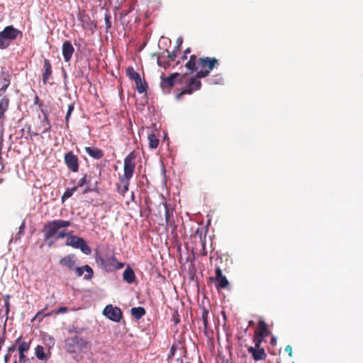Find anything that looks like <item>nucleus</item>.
<instances>
[{
	"label": "nucleus",
	"instance_id": "473e14b6",
	"mask_svg": "<svg viewBox=\"0 0 363 363\" xmlns=\"http://www.w3.org/2000/svg\"><path fill=\"white\" fill-rule=\"evenodd\" d=\"M77 189L78 186L67 188L63 193L62 196H61L62 203H64L66 200L70 198L73 195V194L77 190Z\"/></svg>",
	"mask_w": 363,
	"mask_h": 363
},
{
	"label": "nucleus",
	"instance_id": "b1692460",
	"mask_svg": "<svg viewBox=\"0 0 363 363\" xmlns=\"http://www.w3.org/2000/svg\"><path fill=\"white\" fill-rule=\"evenodd\" d=\"M85 152L95 160H99L104 156L103 150L96 147H86Z\"/></svg>",
	"mask_w": 363,
	"mask_h": 363
},
{
	"label": "nucleus",
	"instance_id": "e433bc0d",
	"mask_svg": "<svg viewBox=\"0 0 363 363\" xmlns=\"http://www.w3.org/2000/svg\"><path fill=\"white\" fill-rule=\"evenodd\" d=\"M54 220L59 229L67 228L71 225V222L69 220H65L62 219H56Z\"/></svg>",
	"mask_w": 363,
	"mask_h": 363
},
{
	"label": "nucleus",
	"instance_id": "58836bf2",
	"mask_svg": "<svg viewBox=\"0 0 363 363\" xmlns=\"http://www.w3.org/2000/svg\"><path fill=\"white\" fill-rule=\"evenodd\" d=\"M91 177L88 179L87 174H84L77 182V185L76 186L82 187L85 184H90Z\"/></svg>",
	"mask_w": 363,
	"mask_h": 363
},
{
	"label": "nucleus",
	"instance_id": "2eb2a0df",
	"mask_svg": "<svg viewBox=\"0 0 363 363\" xmlns=\"http://www.w3.org/2000/svg\"><path fill=\"white\" fill-rule=\"evenodd\" d=\"M77 277H82L84 273V279L90 280L94 277V270L89 264H84L82 267H74L72 269Z\"/></svg>",
	"mask_w": 363,
	"mask_h": 363
},
{
	"label": "nucleus",
	"instance_id": "9d476101",
	"mask_svg": "<svg viewBox=\"0 0 363 363\" xmlns=\"http://www.w3.org/2000/svg\"><path fill=\"white\" fill-rule=\"evenodd\" d=\"M135 154L134 152H130L124 159L123 177L128 179L133 177L135 167Z\"/></svg>",
	"mask_w": 363,
	"mask_h": 363
},
{
	"label": "nucleus",
	"instance_id": "49530a36",
	"mask_svg": "<svg viewBox=\"0 0 363 363\" xmlns=\"http://www.w3.org/2000/svg\"><path fill=\"white\" fill-rule=\"evenodd\" d=\"M264 338H261V336L257 334L253 338V342L255 343L254 347H262L261 344L264 341Z\"/></svg>",
	"mask_w": 363,
	"mask_h": 363
},
{
	"label": "nucleus",
	"instance_id": "4c0bfd02",
	"mask_svg": "<svg viewBox=\"0 0 363 363\" xmlns=\"http://www.w3.org/2000/svg\"><path fill=\"white\" fill-rule=\"evenodd\" d=\"M30 348V343L27 342H21L18 347V354H24L25 352H27Z\"/></svg>",
	"mask_w": 363,
	"mask_h": 363
},
{
	"label": "nucleus",
	"instance_id": "09e8293b",
	"mask_svg": "<svg viewBox=\"0 0 363 363\" xmlns=\"http://www.w3.org/2000/svg\"><path fill=\"white\" fill-rule=\"evenodd\" d=\"M193 92H177L174 96L176 101H182L184 99V96L186 94H191Z\"/></svg>",
	"mask_w": 363,
	"mask_h": 363
},
{
	"label": "nucleus",
	"instance_id": "e2e57ef3",
	"mask_svg": "<svg viewBox=\"0 0 363 363\" xmlns=\"http://www.w3.org/2000/svg\"><path fill=\"white\" fill-rule=\"evenodd\" d=\"M285 351L286 352H288L289 357H292V347L290 346V345H287L286 347H285Z\"/></svg>",
	"mask_w": 363,
	"mask_h": 363
},
{
	"label": "nucleus",
	"instance_id": "6e6552de",
	"mask_svg": "<svg viewBox=\"0 0 363 363\" xmlns=\"http://www.w3.org/2000/svg\"><path fill=\"white\" fill-rule=\"evenodd\" d=\"M102 315L115 323H120L123 318L122 310L112 304H108L105 306L103 309Z\"/></svg>",
	"mask_w": 363,
	"mask_h": 363
},
{
	"label": "nucleus",
	"instance_id": "aec40b11",
	"mask_svg": "<svg viewBox=\"0 0 363 363\" xmlns=\"http://www.w3.org/2000/svg\"><path fill=\"white\" fill-rule=\"evenodd\" d=\"M75 256L73 254H69L60 259V264L67 267L69 270H72L75 267Z\"/></svg>",
	"mask_w": 363,
	"mask_h": 363
},
{
	"label": "nucleus",
	"instance_id": "412c9836",
	"mask_svg": "<svg viewBox=\"0 0 363 363\" xmlns=\"http://www.w3.org/2000/svg\"><path fill=\"white\" fill-rule=\"evenodd\" d=\"M11 76L8 72L2 71L0 74V91H6L11 83Z\"/></svg>",
	"mask_w": 363,
	"mask_h": 363
},
{
	"label": "nucleus",
	"instance_id": "774afa93",
	"mask_svg": "<svg viewBox=\"0 0 363 363\" xmlns=\"http://www.w3.org/2000/svg\"><path fill=\"white\" fill-rule=\"evenodd\" d=\"M11 354L6 353V354L4 356V362L5 363H8L9 359H10Z\"/></svg>",
	"mask_w": 363,
	"mask_h": 363
},
{
	"label": "nucleus",
	"instance_id": "1a4fd4ad",
	"mask_svg": "<svg viewBox=\"0 0 363 363\" xmlns=\"http://www.w3.org/2000/svg\"><path fill=\"white\" fill-rule=\"evenodd\" d=\"M182 75L179 72L171 73L166 77L164 74L160 76V86L162 89L172 88L177 82L182 84Z\"/></svg>",
	"mask_w": 363,
	"mask_h": 363
},
{
	"label": "nucleus",
	"instance_id": "5701e85b",
	"mask_svg": "<svg viewBox=\"0 0 363 363\" xmlns=\"http://www.w3.org/2000/svg\"><path fill=\"white\" fill-rule=\"evenodd\" d=\"M39 109L43 116V119L41 121V123H48V127H46L43 130V133H48L51 130V125L50 123V121L48 119L49 113H48V106L46 105H41L40 107L39 108Z\"/></svg>",
	"mask_w": 363,
	"mask_h": 363
},
{
	"label": "nucleus",
	"instance_id": "603ef678",
	"mask_svg": "<svg viewBox=\"0 0 363 363\" xmlns=\"http://www.w3.org/2000/svg\"><path fill=\"white\" fill-rule=\"evenodd\" d=\"M182 43H183V38L182 37H179L177 39V41H176V45L174 47V50H179L181 49L182 48Z\"/></svg>",
	"mask_w": 363,
	"mask_h": 363
},
{
	"label": "nucleus",
	"instance_id": "20e7f679",
	"mask_svg": "<svg viewBox=\"0 0 363 363\" xmlns=\"http://www.w3.org/2000/svg\"><path fill=\"white\" fill-rule=\"evenodd\" d=\"M198 63L201 67L198 71L199 75L203 79L206 78L210 72L219 65L218 60L214 57H200L198 60Z\"/></svg>",
	"mask_w": 363,
	"mask_h": 363
},
{
	"label": "nucleus",
	"instance_id": "680f3d73",
	"mask_svg": "<svg viewBox=\"0 0 363 363\" xmlns=\"http://www.w3.org/2000/svg\"><path fill=\"white\" fill-rule=\"evenodd\" d=\"M74 109V104L72 103V104L68 105L67 113H68L69 114H72V113L73 112Z\"/></svg>",
	"mask_w": 363,
	"mask_h": 363
},
{
	"label": "nucleus",
	"instance_id": "052dcab7",
	"mask_svg": "<svg viewBox=\"0 0 363 363\" xmlns=\"http://www.w3.org/2000/svg\"><path fill=\"white\" fill-rule=\"evenodd\" d=\"M16 350V345H11L10 347H9V348L7 350V353L11 354L13 352H14Z\"/></svg>",
	"mask_w": 363,
	"mask_h": 363
},
{
	"label": "nucleus",
	"instance_id": "a211bd4d",
	"mask_svg": "<svg viewBox=\"0 0 363 363\" xmlns=\"http://www.w3.org/2000/svg\"><path fill=\"white\" fill-rule=\"evenodd\" d=\"M52 65L49 60L44 59L43 61V71L42 74V80L44 84H45L50 77L52 75Z\"/></svg>",
	"mask_w": 363,
	"mask_h": 363
},
{
	"label": "nucleus",
	"instance_id": "13d9d810",
	"mask_svg": "<svg viewBox=\"0 0 363 363\" xmlns=\"http://www.w3.org/2000/svg\"><path fill=\"white\" fill-rule=\"evenodd\" d=\"M175 351H176V347L174 345H172L170 347V350H169V354H168V357H167V359H169L172 358L174 356Z\"/></svg>",
	"mask_w": 363,
	"mask_h": 363
},
{
	"label": "nucleus",
	"instance_id": "f03ea898",
	"mask_svg": "<svg viewBox=\"0 0 363 363\" xmlns=\"http://www.w3.org/2000/svg\"><path fill=\"white\" fill-rule=\"evenodd\" d=\"M88 342L80 335L68 337L65 341L66 352L72 354L76 361L79 360V354L86 348Z\"/></svg>",
	"mask_w": 363,
	"mask_h": 363
},
{
	"label": "nucleus",
	"instance_id": "bb28decb",
	"mask_svg": "<svg viewBox=\"0 0 363 363\" xmlns=\"http://www.w3.org/2000/svg\"><path fill=\"white\" fill-rule=\"evenodd\" d=\"M257 325L259 329L258 335L261 336V338H264L270 335V331L268 330V325L263 319H260L258 321Z\"/></svg>",
	"mask_w": 363,
	"mask_h": 363
},
{
	"label": "nucleus",
	"instance_id": "f704fd0d",
	"mask_svg": "<svg viewBox=\"0 0 363 363\" xmlns=\"http://www.w3.org/2000/svg\"><path fill=\"white\" fill-rule=\"evenodd\" d=\"M104 21H105V32L107 33H108L109 30L112 27L111 15L108 11H106V13L104 16Z\"/></svg>",
	"mask_w": 363,
	"mask_h": 363
},
{
	"label": "nucleus",
	"instance_id": "338daca9",
	"mask_svg": "<svg viewBox=\"0 0 363 363\" xmlns=\"http://www.w3.org/2000/svg\"><path fill=\"white\" fill-rule=\"evenodd\" d=\"M11 298V296L9 294H6L3 296L4 302L5 301H9V299Z\"/></svg>",
	"mask_w": 363,
	"mask_h": 363
},
{
	"label": "nucleus",
	"instance_id": "ea45409f",
	"mask_svg": "<svg viewBox=\"0 0 363 363\" xmlns=\"http://www.w3.org/2000/svg\"><path fill=\"white\" fill-rule=\"evenodd\" d=\"M225 275H223V271L222 269H220V267H216L215 268V276L214 277H210V279L211 281L218 279V278H220V277H224Z\"/></svg>",
	"mask_w": 363,
	"mask_h": 363
},
{
	"label": "nucleus",
	"instance_id": "ddd939ff",
	"mask_svg": "<svg viewBox=\"0 0 363 363\" xmlns=\"http://www.w3.org/2000/svg\"><path fill=\"white\" fill-rule=\"evenodd\" d=\"M58 230L59 228L54 220L45 223L42 230V232L44 233V241H47L52 238Z\"/></svg>",
	"mask_w": 363,
	"mask_h": 363
},
{
	"label": "nucleus",
	"instance_id": "6ab92c4d",
	"mask_svg": "<svg viewBox=\"0 0 363 363\" xmlns=\"http://www.w3.org/2000/svg\"><path fill=\"white\" fill-rule=\"evenodd\" d=\"M123 279L127 284H131L136 280V277L134 270L128 265L123 272Z\"/></svg>",
	"mask_w": 363,
	"mask_h": 363
},
{
	"label": "nucleus",
	"instance_id": "7ed1b4c3",
	"mask_svg": "<svg viewBox=\"0 0 363 363\" xmlns=\"http://www.w3.org/2000/svg\"><path fill=\"white\" fill-rule=\"evenodd\" d=\"M18 35H22L21 31L13 25L6 26L0 31V50L8 48L11 43L15 40Z\"/></svg>",
	"mask_w": 363,
	"mask_h": 363
},
{
	"label": "nucleus",
	"instance_id": "2f4dec72",
	"mask_svg": "<svg viewBox=\"0 0 363 363\" xmlns=\"http://www.w3.org/2000/svg\"><path fill=\"white\" fill-rule=\"evenodd\" d=\"M149 147L150 149H156L159 145V140L154 133H151L147 135Z\"/></svg>",
	"mask_w": 363,
	"mask_h": 363
},
{
	"label": "nucleus",
	"instance_id": "5fc2aeb1",
	"mask_svg": "<svg viewBox=\"0 0 363 363\" xmlns=\"http://www.w3.org/2000/svg\"><path fill=\"white\" fill-rule=\"evenodd\" d=\"M25 228H26V223L24 221H23L21 225L18 228V231L16 235L20 237L21 235H23Z\"/></svg>",
	"mask_w": 363,
	"mask_h": 363
},
{
	"label": "nucleus",
	"instance_id": "37998d69",
	"mask_svg": "<svg viewBox=\"0 0 363 363\" xmlns=\"http://www.w3.org/2000/svg\"><path fill=\"white\" fill-rule=\"evenodd\" d=\"M84 330L85 329L84 328H79L73 325L71 328L69 329V333H74L75 335H79L84 332Z\"/></svg>",
	"mask_w": 363,
	"mask_h": 363
},
{
	"label": "nucleus",
	"instance_id": "a19ab883",
	"mask_svg": "<svg viewBox=\"0 0 363 363\" xmlns=\"http://www.w3.org/2000/svg\"><path fill=\"white\" fill-rule=\"evenodd\" d=\"M211 219L208 218V222H207V225L205 227L203 237H202V240H201V245H202V250H205L206 234H207V232L208 230V225H211Z\"/></svg>",
	"mask_w": 363,
	"mask_h": 363
},
{
	"label": "nucleus",
	"instance_id": "864d4df0",
	"mask_svg": "<svg viewBox=\"0 0 363 363\" xmlns=\"http://www.w3.org/2000/svg\"><path fill=\"white\" fill-rule=\"evenodd\" d=\"M79 63L81 64L82 69V68L86 69V67L88 66V70H89V69H90L89 59H87V58H86V59H82V60H80Z\"/></svg>",
	"mask_w": 363,
	"mask_h": 363
},
{
	"label": "nucleus",
	"instance_id": "c03bdc74",
	"mask_svg": "<svg viewBox=\"0 0 363 363\" xmlns=\"http://www.w3.org/2000/svg\"><path fill=\"white\" fill-rule=\"evenodd\" d=\"M166 51H167V58L169 60V61H172V62H174L175 61L176 58H177V50H175L174 49L173 50H172L171 52H169L167 49H166Z\"/></svg>",
	"mask_w": 363,
	"mask_h": 363
},
{
	"label": "nucleus",
	"instance_id": "79ce46f5",
	"mask_svg": "<svg viewBox=\"0 0 363 363\" xmlns=\"http://www.w3.org/2000/svg\"><path fill=\"white\" fill-rule=\"evenodd\" d=\"M67 311H68V309H67V307H65V306H60L57 308H56L55 310L52 311V312L48 313L45 314V316L50 315L52 313H55V314L65 313L67 312Z\"/></svg>",
	"mask_w": 363,
	"mask_h": 363
},
{
	"label": "nucleus",
	"instance_id": "a878e982",
	"mask_svg": "<svg viewBox=\"0 0 363 363\" xmlns=\"http://www.w3.org/2000/svg\"><path fill=\"white\" fill-rule=\"evenodd\" d=\"M212 282L215 284V286L218 291L227 289L230 284L229 281L225 276L218 278Z\"/></svg>",
	"mask_w": 363,
	"mask_h": 363
},
{
	"label": "nucleus",
	"instance_id": "0e129e2a",
	"mask_svg": "<svg viewBox=\"0 0 363 363\" xmlns=\"http://www.w3.org/2000/svg\"><path fill=\"white\" fill-rule=\"evenodd\" d=\"M72 114H69L68 113H66L65 116V126L66 128H69V120Z\"/></svg>",
	"mask_w": 363,
	"mask_h": 363
},
{
	"label": "nucleus",
	"instance_id": "69168bd1",
	"mask_svg": "<svg viewBox=\"0 0 363 363\" xmlns=\"http://www.w3.org/2000/svg\"><path fill=\"white\" fill-rule=\"evenodd\" d=\"M277 337L272 335L271 340H270V345H275L277 344Z\"/></svg>",
	"mask_w": 363,
	"mask_h": 363
},
{
	"label": "nucleus",
	"instance_id": "f257e3e1",
	"mask_svg": "<svg viewBox=\"0 0 363 363\" xmlns=\"http://www.w3.org/2000/svg\"><path fill=\"white\" fill-rule=\"evenodd\" d=\"M94 259L96 264L102 270L108 273L121 269L125 266V263L118 262L115 255V252L109 249L103 254L100 252L99 248H96L94 250Z\"/></svg>",
	"mask_w": 363,
	"mask_h": 363
},
{
	"label": "nucleus",
	"instance_id": "0eeeda50",
	"mask_svg": "<svg viewBox=\"0 0 363 363\" xmlns=\"http://www.w3.org/2000/svg\"><path fill=\"white\" fill-rule=\"evenodd\" d=\"M126 75L131 81L135 83V91H147L148 84L141 78L140 74L137 72L132 66H129L125 70Z\"/></svg>",
	"mask_w": 363,
	"mask_h": 363
},
{
	"label": "nucleus",
	"instance_id": "4be33fe9",
	"mask_svg": "<svg viewBox=\"0 0 363 363\" xmlns=\"http://www.w3.org/2000/svg\"><path fill=\"white\" fill-rule=\"evenodd\" d=\"M198 60L195 55H191L189 60L186 62L185 67L190 72V73L197 72L198 70Z\"/></svg>",
	"mask_w": 363,
	"mask_h": 363
},
{
	"label": "nucleus",
	"instance_id": "72a5a7b5",
	"mask_svg": "<svg viewBox=\"0 0 363 363\" xmlns=\"http://www.w3.org/2000/svg\"><path fill=\"white\" fill-rule=\"evenodd\" d=\"M209 314V311L208 308H205L204 306L202 307V313H201V320L203 321V329L205 333H206V330L208 329V316Z\"/></svg>",
	"mask_w": 363,
	"mask_h": 363
},
{
	"label": "nucleus",
	"instance_id": "c85d7f7f",
	"mask_svg": "<svg viewBox=\"0 0 363 363\" xmlns=\"http://www.w3.org/2000/svg\"><path fill=\"white\" fill-rule=\"evenodd\" d=\"M206 82L208 84H224L225 80L220 74L207 77Z\"/></svg>",
	"mask_w": 363,
	"mask_h": 363
},
{
	"label": "nucleus",
	"instance_id": "9b49d317",
	"mask_svg": "<svg viewBox=\"0 0 363 363\" xmlns=\"http://www.w3.org/2000/svg\"><path fill=\"white\" fill-rule=\"evenodd\" d=\"M202 77L199 75L197 72L196 74L192 75L186 82V84L178 89L177 91H198L201 88V79Z\"/></svg>",
	"mask_w": 363,
	"mask_h": 363
},
{
	"label": "nucleus",
	"instance_id": "7c9ffc66",
	"mask_svg": "<svg viewBox=\"0 0 363 363\" xmlns=\"http://www.w3.org/2000/svg\"><path fill=\"white\" fill-rule=\"evenodd\" d=\"M129 180L126 178H121L120 184L118 185V191L121 194H125L128 191Z\"/></svg>",
	"mask_w": 363,
	"mask_h": 363
},
{
	"label": "nucleus",
	"instance_id": "cd10ccee",
	"mask_svg": "<svg viewBox=\"0 0 363 363\" xmlns=\"http://www.w3.org/2000/svg\"><path fill=\"white\" fill-rule=\"evenodd\" d=\"M166 53H167V51L165 50L163 52H160L158 54L154 53L152 55V56H156L157 57V64L160 67L165 68V67H167L169 65L168 61H167V60H162V58L167 57Z\"/></svg>",
	"mask_w": 363,
	"mask_h": 363
},
{
	"label": "nucleus",
	"instance_id": "39448f33",
	"mask_svg": "<svg viewBox=\"0 0 363 363\" xmlns=\"http://www.w3.org/2000/svg\"><path fill=\"white\" fill-rule=\"evenodd\" d=\"M65 245L79 250L85 255H90L91 254V247L83 238L77 235L70 236L69 239H67Z\"/></svg>",
	"mask_w": 363,
	"mask_h": 363
},
{
	"label": "nucleus",
	"instance_id": "423d86ee",
	"mask_svg": "<svg viewBox=\"0 0 363 363\" xmlns=\"http://www.w3.org/2000/svg\"><path fill=\"white\" fill-rule=\"evenodd\" d=\"M128 98L133 97L135 101L137 109L142 111L147 106L148 111H150L149 103L150 94L151 92H126Z\"/></svg>",
	"mask_w": 363,
	"mask_h": 363
},
{
	"label": "nucleus",
	"instance_id": "c9c22d12",
	"mask_svg": "<svg viewBox=\"0 0 363 363\" xmlns=\"http://www.w3.org/2000/svg\"><path fill=\"white\" fill-rule=\"evenodd\" d=\"M98 184L99 182H95L94 184H90L89 186H86V188L83 191V194H88L90 192H97L98 191Z\"/></svg>",
	"mask_w": 363,
	"mask_h": 363
},
{
	"label": "nucleus",
	"instance_id": "a18cd8bd",
	"mask_svg": "<svg viewBox=\"0 0 363 363\" xmlns=\"http://www.w3.org/2000/svg\"><path fill=\"white\" fill-rule=\"evenodd\" d=\"M171 321L177 325L180 323V315L177 310H174L171 318Z\"/></svg>",
	"mask_w": 363,
	"mask_h": 363
},
{
	"label": "nucleus",
	"instance_id": "3c124183",
	"mask_svg": "<svg viewBox=\"0 0 363 363\" xmlns=\"http://www.w3.org/2000/svg\"><path fill=\"white\" fill-rule=\"evenodd\" d=\"M4 307H5V314L4 315L6 317V321H5V323H4V327L6 326V320L8 318V314L9 313V311H10V302L9 301H5L4 302Z\"/></svg>",
	"mask_w": 363,
	"mask_h": 363
},
{
	"label": "nucleus",
	"instance_id": "393cba45",
	"mask_svg": "<svg viewBox=\"0 0 363 363\" xmlns=\"http://www.w3.org/2000/svg\"><path fill=\"white\" fill-rule=\"evenodd\" d=\"M146 313V311L144 307L137 306L133 307L130 309L131 315L137 320L141 319Z\"/></svg>",
	"mask_w": 363,
	"mask_h": 363
},
{
	"label": "nucleus",
	"instance_id": "f8f14e48",
	"mask_svg": "<svg viewBox=\"0 0 363 363\" xmlns=\"http://www.w3.org/2000/svg\"><path fill=\"white\" fill-rule=\"evenodd\" d=\"M64 161L67 168L72 172L79 171V159L72 151H68L65 154Z\"/></svg>",
	"mask_w": 363,
	"mask_h": 363
},
{
	"label": "nucleus",
	"instance_id": "f3484780",
	"mask_svg": "<svg viewBox=\"0 0 363 363\" xmlns=\"http://www.w3.org/2000/svg\"><path fill=\"white\" fill-rule=\"evenodd\" d=\"M247 351L252 356L255 361L264 360L267 358V354L263 347H253L250 346Z\"/></svg>",
	"mask_w": 363,
	"mask_h": 363
},
{
	"label": "nucleus",
	"instance_id": "8fccbe9b",
	"mask_svg": "<svg viewBox=\"0 0 363 363\" xmlns=\"http://www.w3.org/2000/svg\"><path fill=\"white\" fill-rule=\"evenodd\" d=\"M18 358L21 363H31L30 359L25 354H18Z\"/></svg>",
	"mask_w": 363,
	"mask_h": 363
},
{
	"label": "nucleus",
	"instance_id": "de8ad7c7",
	"mask_svg": "<svg viewBox=\"0 0 363 363\" xmlns=\"http://www.w3.org/2000/svg\"><path fill=\"white\" fill-rule=\"evenodd\" d=\"M74 235L72 234L71 232H64V231H62V232H60L57 233V236H56V240L57 239H62V238H67V239H69V238L70 236H73Z\"/></svg>",
	"mask_w": 363,
	"mask_h": 363
},
{
	"label": "nucleus",
	"instance_id": "6e6d98bb",
	"mask_svg": "<svg viewBox=\"0 0 363 363\" xmlns=\"http://www.w3.org/2000/svg\"><path fill=\"white\" fill-rule=\"evenodd\" d=\"M205 229L203 228H197L195 232V235L199 236L200 240H202V237H203Z\"/></svg>",
	"mask_w": 363,
	"mask_h": 363
},
{
	"label": "nucleus",
	"instance_id": "bf43d9fd",
	"mask_svg": "<svg viewBox=\"0 0 363 363\" xmlns=\"http://www.w3.org/2000/svg\"><path fill=\"white\" fill-rule=\"evenodd\" d=\"M34 104L38 105L40 108L41 105H45L43 102L39 99V97L35 95L34 99Z\"/></svg>",
	"mask_w": 363,
	"mask_h": 363
},
{
	"label": "nucleus",
	"instance_id": "4468645a",
	"mask_svg": "<svg viewBox=\"0 0 363 363\" xmlns=\"http://www.w3.org/2000/svg\"><path fill=\"white\" fill-rule=\"evenodd\" d=\"M162 205L164 206V208L165 209V221L166 225L168 228H171L173 230H175L177 228V225L175 224L174 218V208H171L170 205L167 203L164 202L162 203Z\"/></svg>",
	"mask_w": 363,
	"mask_h": 363
},
{
	"label": "nucleus",
	"instance_id": "4d7b16f0",
	"mask_svg": "<svg viewBox=\"0 0 363 363\" xmlns=\"http://www.w3.org/2000/svg\"><path fill=\"white\" fill-rule=\"evenodd\" d=\"M191 51V50L190 48H186L185 50L184 51L183 55L181 57V60L182 61L186 60L187 59V55L189 54Z\"/></svg>",
	"mask_w": 363,
	"mask_h": 363
},
{
	"label": "nucleus",
	"instance_id": "c756f323",
	"mask_svg": "<svg viewBox=\"0 0 363 363\" xmlns=\"http://www.w3.org/2000/svg\"><path fill=\"white\" fill-rule=\"evenodd\" d=\"M35 355L38 359L41 361H46L48 359L45 353L44 347L41 345H37L35 348Z\"/></svg>",
	"mask_w": 363,
	"mask_h": 363
},
{
	"label": "nucleus",
	"instance_id": "dca6fc26",
	"mask_svg": "<svg viewBox=\"0 0 363 363\" xmlns=\"http://www.w3.org/2000/svg\"><path fill=\"white\" fill-rule=\"evenodd\" d=\"M74 52V48L73 47L70 40H66L62 43V55L65 62H69L72 55Z\"/></svg>",
	"mask_w": 363,
	"mask_h": 363
}]
</instances>
